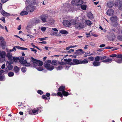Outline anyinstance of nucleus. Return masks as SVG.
<instances>
[{"label": "nucleus", "mask_w": 122, "mask_h": 122, "mask_svg": "<svg viewBox=\"0 0 122 122\" xmlns=\"http://www.w3.org/2000/svg\"><path fill=\"white\" fill-rule=\"evenodd\" d=\"M87 16L89 18L92 19L93 18V15L91 12L88 13Z\"/></svg>", "instance_id": "21"}, {"label": "nucleus", "mask_w": 122, "mask_h": 122, "mask_svg": "<svg viewBox=\"0 0 122 122\" xmlns=\"http://www.w3.org/2000/svg\"><path fill=\"white\" fill-rule=\"evenodd\" d=\"M5 64H3L2 66H1V68L2 69H4L5 67Z\"/></svg>", "instance_id": "59"}, {"label": "nucleus", "mask_w": 122, "mask_h": 122, "mask_svg": "<svg viewBox=\"0 0 122 122\" xmlns=\"http://www.w3.org/2000/svg\"><path fill=\"white\" fill-rule=\"evenodd\" d=\"M26 68L25 67H23L21 68V70L22 72H25L26 71Z\"/></svg>", "instance_id": "45"}, {"label": "nucleus", "mask_w": 122, "mask_h": 122, "mask_svg": "<svg viewBox=\"0 0 122 122\" xmlns=\"http://www.w3.org/2000/svg\"><path fill=\"white\" fill-rule=\"evenodd\" d=\"M75 27L76 28L81 29L84 27V26L83 24L81 22L76 23V24Z\"/></svg>", "instance_id": "3"}, {"label": "nucleus", "mask_w": 122, "mask_h": 122, "mask_svg": "<svg viewBox=\"0 0 122 122\" xmlns=\"http://www.w3.org/2000/svg\"><path fill=\"white\" fill-rule=\"evenodd\" d=\"M117 1L118 4H122V0H117Z\"/></svg>", "instance_id": "55"}, {"label": "nucleus", "mask_w": 122, "mask_h": 122, "mask_svg": "<svg viewBox=\"0 0 122 122\" xmlns=\"http://www.w3.org/2000/svg\"><path fill=\"white\" fill-rule=\"evenodd\" d=\"M114 13V11L112 9H110L107 10L106 13L108 15L111 16Z\"/></svg>", "instance_id": "8"}, {"label": "nucleus", "mask_w": 122, "mask_h": 122, "mask_svg": "<svg viewBox=\"0 0 122 122\" xmlns=\"http://www.w3.org/2000/svg\"><path fill=\"white\" fill-rule=\"evenodd\" d=\"M44 66L49 71H52L53 70L54 67L53 65H50V64L44 63Z\"/></svg>", "instance_id": "2"}, {"label": "nucleus", "mask_w": 122, "mask_h": 122, "mask_svg": "<svg viewBox=\"0 0 122 122\" xmlns=\"http://www.w3.org/2000/svg\"><path fill=\"white\" fill-rule=\"evenodd\" d=\"M84 53V51H83L82 49H80L76 50L75 53L77 55H81Z\"/></svg>", "instance_id": "6"}, {"label": "nucleus", "mask_w": 122, "mask_h": 122, "mask_svg": "<svg viewBox=\"0 0 122 122\" xmlns=\"http://www.w3.org/2000/svg\"><path fill=\"white\" fill-rule=\"evenodd\" d=\"M4 72V71L3 70L0 68V74H1L2 73H3Z\"/></svg>", "instance_id": "63"}, {"label": "nucleus", "mask_w": 122, "mask_h": 122, "mask_svg": "<svg viewBox=\"0 0 122 122\" xmlns=\"http://www.w3.org/2000/svg\"><path fill=\"white\" fill-rule=\"evenodd\" d=\"M116 37V36L115 34L114 33H112V41H113L114 39Z\"/></svg>", "instance_id": "39"}, {"label": "nucleus", "mask_w": 122, "mask_h": 122, "mask_svg": "<svg viewBox=\"0 0 122 122\" xmlns=\"http://www.w3.org/2000/svg\"><path fill=\"white\" fill-rule=\"evenodd\" d=\"M6 56L8 58L9 60L11 61H13V57L11 53H7Z\"/></svg>", "instance_id": "10"}, {"label": "nucleus", "mask_w": 122, "mask_h": 122, "mask_svg": "<svg viewBox=\"0 0 122 122\" xmlns=\"http://www.w3.org/2000/svg\"><path fill=\"white\" fill-rule=\"evenodd\" d=\"M63 67L62 65H60L58 67L56 68V69L57 70H61L62 69Z\"/></svg>", "instance_id": "40"}, {"label": "nucleus", "mask_w": 122, "mask_h": 122, "mask_svg": "<svg viewBox=\"0 0 122 122\" xmlns=\"http://www.w3.org/2000/svg\"><path fill=\"white\" fill-rule=\"evenodd\" d=\"M117 38L118 40L120 41H122V36L118 35L117 37Z\"/></svg>", "instance_id": "36"}, {"label": "nucleus", "mask_w": 122, "mask_h": 122, "mask_svg": "<svg viewBox=\"0 0 122 122\" xmlns=\"http://www.w3.org/2000/svg\"><path fill=\"white\" fill-rule=\"evenodd\" d=\"M57 94L58 95L60 96L61 97H63L62 94L61 93L59 92L57 93Z\"/></svg>", "instance_id": "51"}, {"label": "nucleus", "mask_w": 122, "mask_h": 122, "mask_svg": "<svg viewBox=\"0 0 122 122\" xmlns=\"http://www.w3.org/2000/svg\"><path fill=\"white\" fill-rule=\"evenodd\" d=\"M36 67V69L39 71H41L43 70V67L41 66H37Z\"/></svg>", "instance_id": "23"}, {"label": "nucleus", "mask_w": 122, "mask_h": 122, "mask_svg": "<svg viewBox=\"0 0 122 122\" xmlns=\"http://www.w3.org/2000/svg\"><path fill=\"white\" fill-rule=\"evenodd\" d=\"M93 64L95 66H98L100 65V62L99 61H95L93 63Z\"/></svg>", "instance_id": "19"}, {"label": "nucleus", "mask_w": 122, "mask_h": 122, "mask_svg": "<svg viewBox=\"0 0 122 122\" xmlns=\"http://www.w3.org/2000/svg\"><path fill=\"white\" fill-rule=\"evenodd\" d=\"M0 12L4 16H9L10 15V14L5 12L3 10H1L0 11Z\"/></svg>", "instance_id": "12"}, {"label": "nucleus", "mask_w": 122, "mask_h": 122, "mask_svg": "<svg viewBox=\"0 0 122 122\" xmlns=\"http://www.w3.org/2000/svg\"><path fill=\"white\" fill-rule=\"evenodd\" d=\"M117 56V55L115 54H113L110 55V57H116Z\"/></svg>", "instance_id": "49"}, {"label": "nucleus", "mask_w": 122, "mask_h": 122, "mask_svg": "<svg viewBox=\"0 0 122 122\" xmlns=\"http://www.w3.org/2000/svg\"><path fill=\"white\" fill-rule=\"evenodd\" d=\"M86 34L87 35V36H86L87 38L90 37V33H86Z\"/></svg>", "instance_id": "61"}, {"label": "nucleus", "mask_w": 122, "mask_h": 122, "mask_svg": "<svg viewBox=\"0 0 122 122\" xmlns=\"http://www.w3.org/2000/svg\"><path fill=\"white\" fill-rule=\"evenodd\" d=\"M5 18L4 17H2L0 19V20L2 21L4 23H5Z\"/></svg>", "instance_id": "44"}, {"label": "nucleus", "mask_w": 122, "mask_h": 122, "mask_svg": "<svg viewBox=\"0 0 122 122\" xmlns=\"http://www.w3.org/2000/svg\"><path fill=\"white\" fill-rule=\"evenodd\" d=\"M50 64L52 63V61L51 60H48V61H46L44 63Z\"/></svg>", "instance_id": "43"}, {"label": "nucleus", "mask_w": 122, "mask_h": 122, "mask_svg": "<svg viewBox=\"0 0 122 122\" xmlns=\"http://www.w3.org/2000/svg\"><path fill=\"white\" fill-rule=\"evenodd\" d=\"M112 59L111 58H107L103 60L102 62L106 63H109L111 62Z\"/></svg>", "instance_id": "15"}, {"label": "nucleus", "mask_w": 122, "mask_h": 122, "mask_svg": "<svg viewBox=\"0 0 122 122\" xmlns=\"http://www.w3.org/2000/svg\"><path fill=\"white\" fill-rule=\"evenodd\" d=\"M14 70L15 72L16 73H18L19 70V68L17 66H15L14 68Z\"/></svg>", "instance_id": "24"}, {"label": "nucleus", "mask_w": 122, "mask_h": 122, "mask_svg": "<svg viewBox=\"0 0 122 122\" xmlns=\"http://www.w3.org/2000/svg\"><path fill=\"white\" fill-rule=\"evenodd\" d=\"M47 18V16L45 15H43L40 17V19L41 20L43 23L47 22L46 19Z\"/></svg>", "instance_id": "9"}, {"label": "nucleus", "mask_w": 122, "mask_h": 122, "mask_svg": "<svg viewBox=\"0 0 122 122\" xmlns=\"http://www.w3.org/2000/svg\"><path fill=\"white\" fill-rule=\"evenodd\" d=\"M59 32L61 34H67L68 33V32L65 30L60 31Z\"/></svg>", "instance_id": "33"}, {"label": "nucleus", "mask_w": 122, "mask_h": 122, "mask_svg": "<svg viewBox=\"0 0 122 122\" xmlns=\"http://www.w3.org/2000/svg\"><path fill=\"white\" fill-rule=\"evenodd\" d=\"M37 92L40 95L42 94H43V92L40 90H39L37 91Z\"/></svg>", "instance_id": "46"}, {"label": "nucleus", "mask_w": 122, "mask_h": 122, "mask_svg": "<svg viewBox=\"0 0 122 122\" xmlns=\"http://www.w3.org/2000/svg\"><path fill=\"white\" fill-rule=\"evenodd\" d=\"M65 86H61L58 88V91L59 92H62V93L63 92H64Z\"/></svg>", "instance_id": "16"}, {"label": "nucleus", "mask_w": 122, "mask_h": 122, "mask_svg": "<svg viewBox=\"0 0 122 122\" xmlns=\"http://www.w3.org/2000/svg\"><path fill=\"white\" fill-rule=\"evenodd\" d=\"M100 56H97L95 58V60L96 61H99L100 60Z\"/></svg>", "instance_id": "41"}, {"label": "nucleus", "mask_w": 122, "mask_h": 122, "mask_svg": "<svg viewBox=\"0 0 122 122\" xmlns=\"http://www.w3.org/2000/svg\"><path fill=\"white\" fill-rule=\"evenodd\" d=\"M26 2L29 5L34 4L36 3V0H26Z\"/></svg>", "instance_id": "14"}, {"label": "nucleus", "mask_w": 122, "mask_h": 122, "mask_svg": "<svg viewBox=\"0 0 122 122\" xmlns=\"http://www.w3.org/2000/svg\"><path fill=\"white\" fill-rule=\"evenodd\" d=\"M64 92H63L62 93V94L64 96H68V95H69V93L68 92H65V91Z\"/></svg>", "instance_id": "38"}, {"label": "nucleus", "mask_w": 122, "mask_h": 122, "mask_svg": "<svg viewBox=\"0 0 122 122\" xmlns=\"http://www.w3.org/2000/svg\"><path fill=\"white\" fill-rule=\"evenodd\" d=\"M117 58H121L122 57V55L121 54H119L117 55Z\"/></svg>", "instance_id": "56"}, {"label": "nucleus", "mask_w": 122, "mask_h": 122, "mask_svg": "<svg viewBox=\"0 0 122 122\" xmlns=\"http://www.w3.org/2000/svg\"><path fill=\"white\" fill-rule=\"evenodd\" d=\"M105 46V45L104 44H101L100 45L99 47H104Z\"/></svg>", "instance_id": "62"}, {"label": "nucleus", "mask_w": 122, "mask_h": 122, "mask_svg": "<svg viewBox=\"0 0 122 122\" xmlns=\"http://www.w3.org/2000/svg\"><path fill=\"white\" fill-rule=\"evenodd\" d=\"M7 67L8 70H12L13 67L12 65L10 64L7 66Z\"/></svg>", "instance_id": "27"}, {"label": "nucleus", "mask_w": 122, "mask_h": 122, "mask_svg": "<svg viewBox=\"0 0 122 122\" xmlns=\"http://www.w3.org/2000/svg\"><path fill=\"white\" fill-rule=\"evenodd\" d=\"M14 73L13 72H10L8 73V75L9 77H12L13 76Z\"/></svg>", "instance_id": "37"}, {"label": "nucleus", "mask_w": 122, "mask_h": 122, "mask_svg": "<svg viewBox=\"0 0 122 122\" xmlns=\"http://www.w3.org/2000/svg\"><path fill=\"white\" fill-rule=\"evenodd\" d=\"M34 7L32 5H28L26 8V10L29 12H33L34 10Z\"/></svg>", "instance_id": "4"}, {"label": "nucleus", "mask_w": 122, "mask_h": 122, "mask_svg": "<svg viewBox=\"0 0 122 122\" xmlns=\"http://www.w3.org/2000/svg\"><path fill=\"white\" fill-rule=\"evenodd\" d=\"M88 59L90 60L91 61H92L93 60L94 58L93 57L91 56L88 57Z\"/></svg>", "instance_id": "53"}, {"label": "nucleus", "mask_w": 122, "mask_h": 122, "mask_svg": "<svg viewBox=\"0 0 122 122\" xmlns=\"http://www.w3.org/2000/svg\"><path fill=\"white\" fill-rule=\"evenodd\" d=\"M19 60V58L15 57H13V61L15 62H17Z\"/></svg>", "instance_id": "34"}, {"label": "nucleus", "mask_w": 122, "mask_h": 122, "mask_svg": "<svg viewBox=\"0 0 122 122\" xmlns=\"http://www.w3.org/2000/svg\"><path fill=\"white\" fill-rule=\"evenodd\" d=\"M100 60H104V59H105L107 58L106 56H100Z\"/></svg>", "instance_id": "35"}, {"label": "nucleus", "mask_w": 122, "mask_h": 122, "mask_svg": "<svg viewBox=\"0 0 122 122\" xmlns=\"http://www.w3.org/2000/svg\"><path fill=\"white\" fill-rule=\"evenodd\" d=\"M81 7L82 9L83 10H85L86 9V6L85 5H81Z\"/></svg>", "instance_id": "42"}, {"label": "nucleus", "mask_w": 122, "mask_h": 122, "mask_svg": "<svg viewBox=\"0 0 122 122\" xmlns=\"http://www.w3.org/2000/svg\"><path fill=\"white\" fill-rule=\"evenodd\" d=\"M32 112L35 115L38 114V110L35 109H33L32 111Z\"/></svg>", "instance_id": "31"}, {"label": "nucleus", "mask_w": 122, "mask_h": 122, "mask_svg": "<svg viewBox=\"0 0 122 122\" xmlns=\"http://www.w3.org/2000/svg\"><path fill=\"white\" fill-rule=\"evenodd\" d=\"M30 49L32 50V51H33L35 53H36L37 52V50L35 49L30 48Z\"/></svg>", "instance_id": "52"}, {"label": "nucleus", "mask_w": 122, "mask_h": 122, "mask_svg": "<svg viewBox=\"0 0 122 122\" xmlns=\"http://www.w3.org/2000/svg\"><path fill=\"white\" fill-rule=\"evenodd\" d=\"M46 28L45 27H43L41 28V30L42 31H45L46 30Z\"/></svg>", "instance_id": "57"}, {"label": "nucleus", "mask_w": 122, "mask_h": 122, "mask_svg": "<svg viewBox=\"0 0 122 122\" xmlns=\"http://www.w3.org/2000/svg\"><path fill=\"white\" fill-rule=\"evenodd\" d=\"M118 7L120 10H122V4H119Z\"/></svg>", "instance_id": "47"}, {"label": "nucleus", "mask_w": 122, "mask_h": 122, "mask_svg": "<svg viewBox=\"0 0 122 122\" xmlns=\"http://www.w3.org/2000/svg\"><path fill=\"white\" fill-rule=\"evenodd\" d=\"M63 23L64 26L66 27H69L71 26L70 21L65 20L63 21Z\"/></svg>", "instance_id": "7"}, {"label": "nucleus", "mask_w": 122, "mask_h": 122, "mask_svg": "<svg viewBox=\"0 0 122 122\" xmlns=\"http://www.w3.org/2000/svg\"><path fill=\"white\" fill-rule=\"evenodd\" d=\"M55 21L53 19H52L51 21L50 22V23L51 24H52Z\"/></svg>", "instance_id": "64"}, {"label": "nucleus", "mask_w": 122, "mask_h": 122, "mask_svg": "<svg viewBox=\"0 0 122 122\" xmlns=\"http://www.w3.org/2000/svg\"><path fill=\"white\" fill-rule=\"evenodd\" d=\"M27 62L26 60H24L23 61V62H22V65L24 66Z\"/></svg>", "instance_id": "50"}, {"label": "nucleus", "mask_w": 122, "mask_h": 122, "mask_svg": "<svg viewBox=\"0 0 122 122\" xmlns=\"http://www.w3.org/2000/svg\"><path fill=\"white\" fill-rule=\"evenodd\" d=\"M35 22L36 23H38L40 22V18H36L35 20Z\"/></svg>", "instance_id": "28"}, {"label": "nucleus", "mask_w": 122, "mask_h": 122, "mask_svg": "<svg viewBox=\"0 0 122 122\" xmlns=\"http://www.w3.org/2000/svg\"><path fill=\"white\" fill-rule=\"evenodd\" d=\"M57 62V61L56 60H53L52 61V64L55 65V64Z\"/></svg>", "instance_id": "54"}, {"label": "nucleus", "mask_w": 122, "mask_h": 122, "mask_svg": "<svg viewBox=\"0 0 122 122\" xmlns=\"http://www.w3.org/2000/svg\"><path fill=\"white\" fill-rule=\"evenodd\" d=\"M117 18L115 16H112L110 18V20L112 22H115L117 21Z\"/></svg>", "instance_id": "13"}, {"label": "nucleus", "mask_w": 122, "mask_h": 122, "mask_svg": "<svg viewBox=\"0 0 122 122\" xmlns=\"http://www.w3.org/2000/svg\"><path fill=\"white\" fill-rule=\"evenodd\" d=\"M83 3V2L82 0H79L76 2V5L77 6H80Z\"/></svg>", "instance_id": "17"}, {"label": "nucleus", "mask_w": 122, "mask_h": 122, "mask_svg": "<svg viewBox=\"0 0 122 122\" xmlns=\"http://www.w3.org/2000/svg\"><path fill=\"white\" fill-rule=\"evenodd\" d=\"M1 42L0 43L1 44L2 46H4L5 45V41L3 40V39H1V40L0 41Z\"/></svg>", "instance_id": "25"}, {"label": "nucleus", "mask_w": 122, "mask_h": 122, "mask_svg": "<svg viewBox=\"0 0 122 122\" xmlns=\"http://www.w3.org/2000/svg\"><path fill=\"white\" fill-rule=\"evenodd\" d=\"M28 14L27 12L25 11H22L20 14V15L21 16H23L25 15H27Z\"/></svg>", "instance_id": "26"}, {"label": "nucleus", "mask_w": 122, "mask_h": 122, "mask_svg": "<svg viewBox=\"0 0 122 122\" xmlns=\"http://www.w3.org/2000/svg\"><path fill=\"white\" fill-rule=\"evenodd\" d=\"M80 64H86L88 63V61L87 59H84L83 60H80Z\"/></svg>", "instance_id": "20"}, {"label": "nucleus", "mask_w": 122, "mask_h": 122, "mask_svg": "<svg viewBox=\"0 0 122 122\" xmlns=\"http://www.w3.org/2000/svg\"><path fill=\"white\" fill-rule=\"evenodd\" d=\"M92 36L96 37H97L98 36V35L95 34H94L92 33Z\"/></svg>", "instance_id": "60"}, {"label": "nucleus", "mask_w": 122, "mask_h": 122, "mask_svg": "<svg viewBox=\"0 0 122 122\" xmlns=\"http://www.w3.org/2000/svg\"><path fill=\"white\" fill-rule=\"evenodd\" d=\"M30 63L27 62L24 66L26 67H28L30 66Z\"/></svg>", "instance_id": "48"}, {"label": "nucleus", "mask_w": 122, "mask_h": 122, "mask_svg": "<svg viewBox=\"0 0 122 122\" xmlns=\"http://www.w3.org/2000/svg\"><path fill=\"white\" fill-rule=\"evenodd\" d=\"M32 61L33 62V66L34 67H36L38 66V60L34 58L33 57L31 58Z\"/></svg>", "instance_id": "5"}, {"label": "nucleus", "mask_w": 122, "mask_h": 122, "mask_svg": "<svg viewBox=\"0 0 122 122\" xmlns=\"http://www.w3.org/2000/svg\"><path fill=\"white\" fill-rule=\"evenodd\" d=\"M47 38V37H46L44 38H39V39L40 40V41H42L46 40V39Z\"/></svg>", "instance_id": "58"}, {"label": "nucleus", "mask_w": 122, "mask_h": 122, "mask_svg": "<svg viewBox=\"0 0 122 122\" xmlns=\"http://www.w3.org/2000/svg\"><path fill=\"white\" fill-rule=\"evenodd\" d=\"M115 61L118 63H121L122 62V58L120 59H117L115 60Z\"/></svg>", "instance_id": "30"}, {"label": "nucleus", "mask_w": 122, "mask_h": 122, "mask_svg": "<svg viewBox=\"0 0 122 122\" xmlns=\"http://www.w3.org/2000/svg\"><path fill=\"white\" fill-rule=\"evenodd\" d=\"M43 64V62L41 61L38 60V66H42Z\"/></svg>", "instance_id": "32"}, {"label": "nucleus", "mask_w": 122, "mask_h": 122, "mask_svg": "<svg viewBox=\"0 0 122 122\" xmlns=\"http://www.w3.org/2000/svg\"><path fill=\"white\" fill-rule=\"evenodd\" d=\"M85 22L86 24L89 26L91 25L92 24L91 22L90 21L88 20H86L85 21Z\"/></svg>", "instance_id": "29"}, {"label": "nucleus", "mask_w": 122, "mask_h": 122, "mask_svg": "<svg viewBox=\"0 0 122 122\" xmlns=\"http://www.w3.org/2000/svg\"><path fill=\"white\" fill-rule=\"evenodd\" d=\"M64 61L70 65H77L80 64V60L77 59H64Z\"/></svg>", "instance_id": "1"}, {"label": "nucleus", "mask_w": 122, "mask_h": 122, "mask_svg": "<svg viewBox=\"0 0 122 122\" xmlns=\"http://www.w3.org/2000/svg\"><path fill=\"white\" fill-rule=\"evenodd\" d=\"M70 22L71 23V25H75L76 23V21L73 19L71 20H70Z\"/></svg>", "instance_id": "22"}, {"label": "nucleus", "mask_w": 122, "mask_h": 122, "mask_svg": "<svg viewBox=\"0 0 122 122\" xmlns=\"http://www.w3.org/2000/svg\"><path fill=\"white\" fill-rule=\"evenodd\" d=\"M114 4L112 2L109 1L108 2L107 4V6L109 8L112 7Z\"/></svg>", "instance_id": "18"}, {"label": "nucleus", "mask_w": 122, "mask_h": 122, "mask_svg": "<svg viewBox=\"0 0 122 122\" xmlns=\"http://www.w3.org/2000/svg\"><path fill=\"white\" fill-rule=\"evenodd\" d=\"M6 53L5 52L2 51L1 52L0 51V57L1 58L3 59L4 60L5 59V57Z\"/></svg>", "instance_id": "11"}]
</instances>
